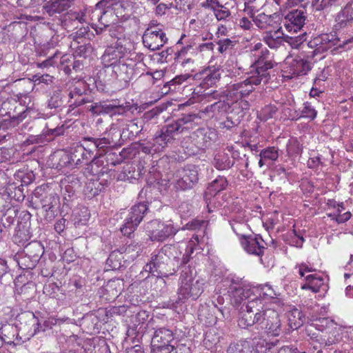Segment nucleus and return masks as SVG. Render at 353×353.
Listing matches in <instances>:
<instances>
[{
	"label": "nucleus",
	"mask_w": 353,
	"mask_h": 353,
	"mask_svg": "<svg viewBox=\"0 0 353 353\" xmlns=\"http://www.w3.org/2000/svg\"><path fill=\"white\" fill-rule=\"evenodd\" d=\"M252 292L253 299L247 301L245 308H241L239 326L245 329L258 324L268 334L279 336L282 332L279 314L266 301L276 299L279 294L269 284L254 286Z\"/></svg>",
	"instance_id": "nucleus-1"
},
{
	"label": "nucleus",
	"mask_w": 353,
	"mask_h": 353,
	"mask_svg": "<svg viewBox=\"0 0 353 353\" xmlns=\"http://www.w3.org/2000/svg\"><path fill=\"white\" fill-rule=\"evenodd\" d=\"M197 118L196 114H185L157 131L152 142L154 152L163 151L172 141L176 134L191 128L192 123Z\"/></svg>",
	"instance_id": "nucleus-2"
},
{
	"label": "nucleus",
	"mask_w": 353,
	"mask_h": 353,
	"mask_svg": "<svg viewBox=\"0 0 353 353\" xmlns=\"http://www.w3.org/2000/svg\"><path fill=\"white\" fill-rule=\"evenodd\" d=\"M195 275L196 272L190 266H185L182 270L177 292L180 301L196 300L203 293L205 281L201 279H196Z\"/></svg>",
	"instance_id": "nucleus-3"
},
{
	"label": "nucleus",
	"mask_w": 353,
	"mask_h": 353,
	"mask_svg": "<svg viewBox=\"0 0 353 353\" xmlns=\"http://www.w3.org/2000/svg\"><path fill=\"white\" fill-rule=\"evenodd\" d=\"M295 269L301 277L305 278V283L301 285L302 290H310L312 292H326L328 290L327 279L319 274H309L316 271L312 266L306 263L297 264Z\"/></svg>",
	"instance_id": "nucleus-4"
},
{
	"label": "nucleus",
	"mask_w": 353,
	"mask_h": 353,
	"mask_svg": "<svg viewBox=\"0 0 353 353\" xmlns=\"http://www.w3.org/2000/svg\"><path fill=\"white\" fill-rule=\"evenodd\" d=\"M263 80L259 76L249 72L247 77L241 81L235 83L228 87L226 98L228 101L243 98L254 90V86L259 85Z\"/></svg>",
	"instance_id": "nucleus-5"
},
{
	"label": "nucleus",
	"mask_w": 353,
	"mask_h": 353,
	"mask_svg": "<svg viewBox=\"0 0 353 353\" xmlns=\"http://www.w3.org/2000/svg\"><path fill=\"white\" fill-rule=\"evenodd\" d=\"M169 248L164 247L161 250H155L151 254V259L144 268L146 272L152 274L157 273V276H168L170 274H174V272H170L168 268V263L170 261L167 252Z\"/></svg>",
	"instance_id": "nucleus-6"
},
{
	"label": "nucleus",
	"mask_w": 353,
	"mask_h": 353,
	"mask_svg": "<svg viewBox=\"0 0 353 353\" xmlns=\"http://www.w3.org/2000/svg\"><path fill=\"white\" fill-rule=\"evenodd\" d=\"M207 225V221L195 219L188 222L183 228V230H195L196 233L192 236L187 245L186 252L183 256L181 264L185 265L188 263L190 255L196 249V245H199L203 241Z\"/></svg>",
	"instance_id": "nucleus-7"
},
{
	"label": "nucleus",
	"mask_w": 353,
	"mask_h": 353,
	"mask_svg": "<svg viewBox=\"0 0 353 353\" xmlns=\"http://www.w3.org/2000/svg\"><path fill=\"white\" fill-rule=\"evenodd\" d=\"M339 42V39L335 37L334 34H323L314 37L313 39L310 41L308 46L311 48H314L315 52L322 53L327 51L333 46L346 48V46L353 43V37L343 41V43H340Z\"/></svg>",
	"instance_id": "nucleus-8"
},
{
	"label": "nucleus",
	"mask_w": 353,
	"mask_h": 353,
	"mask_svg": "<svg viewBox=\"0 0 353 353\" xmlns=\"http://www.w3.org/2000/svg\"><path fill=\"white\" fill-rule=\"evenodd\" d=\"M253 57L254 59L250 72L254 75L259 76L261 79L266 81L268 77L267 71L272 68L275 64L270 57V51L265 48L259 53H254Z\"/></svg>",
	"instance_id": "nucleus-9"
},
{
	"label": "nucleus",
	"mask_w": 353,
	"mask_h": 353,
	"mask_svg": "<svg viewBox=\"0 0 353 353\" xmlns=\"http://www.w3.org/2000/svg\"><path fill=\"white\" fill-rule=\"evenodd\" d=\"M177 229L171 223H166L159 220H153L148 223L147 232L152 241H163L176 233Z\"/></svg>",
	"instance_id": "nucleus-10"
},
{
	"label": "nucleus",
	"mask_w": 353,
	"mask_h": 353,
	"mask_svg": "<svg viewBox=\"0 0 353 353\" xmlns=\"http://www.w3.org/2000/svg\"><path fill=\"white\" fill-rule=\"evenodd\" d=\"M310 70V64L307 61L300 57L288 56L284 62L283 77L292 79L296 76L305 74Z\"/></svg>",
	"instance_id": "nucleus-11"
},
{
	"label": "nucleus",
	"mask_w": 353,
	"mask_h": 353,
	"mask_svg": "<svg viewBox=\"0 0 353 353\" xmlns=\"http://www.w3.org/2000/svg\"><path fill=\"white\" fill-rule=\"evenodd\" d=\"M147 210L148 207L143 202L133 205L130 209L128 216L125 220L123 227L121 228V232L124 235H130L141 223Z\"/></svg>",
	"instance_id": "nucleus-12"
},
{
	"label": "nucleus",
	"mask_w": 353,
	"mask_h": 353,
	"mask_svg": "<svg viewBox=\"0 0 353 353\" xmlns=\"http://www.w3.org/2000/svg\"><path fill=\"white\" fill-rule=\"evenodd\" d=\"M96 158L97 154H94V150L85 137L83 143L72 148L70 161L75 165H87Z\"/></svg>",
	"instance_id": "nucleus-13"
},
{
	"label": "nucleus",
	"mask_w": 353,
	"mask_h": 353,
	"mask_svg": "<svg viewBox=\"0 0 353 353\" xmlns=\"http://www.w3.org/2000/svg\"><path fill=\"white\" fill-rule=\"evenodd\" d=\"M142 39L144 46L152 51L160 49L168 41L165 33L161 29L152 26L144 32Z\"/></svg>",
	"instance_id": "nucleus-14"
},
{
	"label": "nucleus",
	"mask_w": 353,
	"mask_h": 353,
	"mask_svg": "<svg viewBox=\"0 0 353 353\" xmlns=\"http://www.w3.org/2000/svg\"><path fill=\"white\" fill-rule=\"evenodd\" d=\"M228 296L232 305L238 306L245 299H253L252 287L245 285L241 282L232 281L228 288Z\"/></svg>",
	"instance_id": "nucleus-15"
},
{
	"label": "nucleus",
	"mask_w": 353,
	"mask_h": 353,
	"mask_svg": "<svg viewBox=\"0 0 353 353\" xmlns=\"http://www.w3.org/2000/svg\"><path fill=\"white\" fill-rule=\"evenodd\" d=\"M243 250L250 254L261 256L265 250V242L259 235H248L240 239Z\"/></svg>",
	"instance_id": "nucleus-16"
},
{
	"label": "nucleus",
	"mask_w": 353,
	"mask_h": 353,
	"mask_svg": "<svg viewBox=\"0 0 353 353\" xmlns=\"http://www.w3.org/2000/svg\"><path fill=\"white\" fill-rule=\"evenodd\" d=\"M217 137V132L214 129L203 128L194 132L193 140L199 149H205L214 143Z\"/></svg>",
	"instance_id": "nucleus-17"
},
{
	"label": "nucleus",
	"mask_w": 353,
	"mask_h": 353,
	"mask_svg": "<svg viewBox=\"0 0 353 353\" xmlns=\"http://www.w3.org/2000/svg\"><path fill=\"white\" fill-rule=\"evenodd\" d=\"M112 71L121 88L128 87L129 83L135 77L133 66L123 61H119L117 65H114L112 67Z\"/></svg>",
	"instance_id": "nucleus-18"
},
{
	"label": "nucleus",
	"mask_w": 353,
	"mask_h": 353,
	"mask_svg": "<svg viewBox=\"0 0 353 353\" xmlns=\"http://www.w3.org/2000/svg\"><path fill=\"white\" fill-rule=\"evenodd\" d=\"M252 21L260 29L265 31L275 29L281 26L279 23V17L276 14H265L263 12L258 14L250 13Z\"/></svg>",
	"instance_id": "nucleus-19"
},
{
	"label": "nucleus",
	"mask_w": 353,
	"mask_h": 353,
	"mask_svg": "<svg viewBox=\"0 0 353 353\" xmlns=\"http://www.w3.org/2000/svg\"><path fill=\"white\" fill-rule=\"evenodd\" d=\"M306 17L303 10H294L285 17V27L289 32H296L305 25Z\"/></svg>",
	"instance_id": "nucleus-20"
},
{
	"label": "nucleus",
	"mask_w": 353,
	"mask_h": 353,
	"mask_svg": "<svg viewBox=\"0 0 353 353\" xmlns=\"http://www.w3.org/2000/svg\"><path fill=\"white\" fill-rule=\"evenodd\" d=\"M115 11L112 9L99 8L95 6L94 10L92 12V20H97L101 25L98 28L102 31L106 27H108L115 20Z\"/></svg>",
	"instance_id": "nucleus-21"
},
{
	"label": "nucleus",
	"mask_w": 353,
	"mask_h": 353,
	"mask_svg": "<svg viewBox=\"0 0 353 353\" xmlns=\"http://www.w3.org/2000/svg\"><path fill=\"white\" fill-rule=\"evenodd\" d=\"M284 34L280 26L275 29L265 31L263 34V41L272 49L279 48L285 42Z\"/></svg>",
	"instance_id": "nucleus-22"
},
{
	"label": "nucleus",
	"mask_w": 353,
	"mask_h": 353,
	"mask_svg": "<svg viewBox=\"0 0 353 353\" xmlns=\"http://www.w3.org/2000/svg\"><path fill=\"white\" fill-rule=\"evenodd\" d=\"M199 180L198 171L194 166L187 167L183 170L182 177L176 182V188L182 190L190 189L195 185Z\"/></svg>",
	"instance_id": "nucleus-23"
},
{
	"label": "nucleus",
	"mask_w": 353,
	"mask_h": 353,
	"mask_svg": "<svg viewBox=\"0 0 353 353\" xmlns=\"http://www.w3.org/2000/svg\"><path fill=\"white\" fill-rule=\"evenodd\" d=\"M223 70L219 67H209L202 72L201 86L203 88L212 87L219 81Z\"/></svg>",
	"instance_id": "nucleus-24"
},
{
	"label": "nucleus",
	"mask_w": 353,
	"mask_h": 353,
	"mask_svg": "<svg viewBox=\"0 0 353 353\" xmlns=\"http://www.w3.org/2000/svg\"><path fill=\"white\" fill-rule=\"evenodd\" d=\"M352 21H353V0H350L336 14L335 27L336 29L343 28Z\"/></svg>",
	"instance_id": "nucleus-25"
},
{
	"label": "nucleus",
	"mask_w": 353,
	"mask_h": 353,
	"mask_svg": "<svg viewBox=\"0 0 353 353\" xmlns=\"http://www.w3.org/2000/svg\"><path fill=\"white\" fill-rule=\"evenodd\" d=\"M72 2V0H50L44 4L43 8L50 16H52L67 10L70 8Z\"/></svg>",
	"instance_id": "nucleus-26"
},
{
	"label": "nucleus",
	"mask_w": 353,
	"mask_h": 353,
	"mask_svg": "<svg viewBox=\"0 0 353 353\" xmlns=\"http://www.w3.org/2000/svg\"><path fill=\"white\" fill-rule=\"evenodd\" d=\"M91 148L96 151L97 158L105 154L108 150L112 146V141L108 138L85 137Z\"/></svg>",
	"instance_id": "nucleus-27"
},
{
	"label": "nucleus",
	"mask_w": 353,
	"mask_h": 353,
	"mask_svg": "<svg viewBox=\"0 0 353 353\" xmlns=\"http://www.w3.org/2000/svg\"><path fill=\"white\" fill-rule=\"evenodd\" d=\"M255 348L253 347L252 340L241 339L230 344L228 347V353H253Z\"/></svg>",
	"instance_id": "nucleus-28"
},
{
	"label": "nucleus",
	"mask_w": 353,
	"mask_h": 353,
	"mask_svg": "<svg viewBox=\"0 0 353 353\" xmlns=\"http://www.w3.org/2000/svg\"><path fill=\"white\" fill-rule=\"evenodd\" d=\"M173 332L168 329L161 327L154 332L152 339V344L154 345H170V343L173 340Z\"/></svg>",
	"instance_id": "nucleus-29"
},
{
	"label": "nucleus",
	"mask_w": 353,
	"mask_h": 353,
	"mask_svg": "<svg viewBox=\"0 0 353 353\" xmlns=\"http://www.w3.org/2000/svg\"><path fill=\"white\" fill-rule=\"evenodd\" d=\"M123 57V52L118 48L114 47L108 48L101 59L102 61L105 66H112L117 65L119 61H121V59Z\"/></svg>",
	"instance_id": "nucleus-30"
},
{
	"label": "nucleus",
	"mask_w": 353,
	"mask_h": 353,
	"mask_svg": "<svg viewBox=\"0 0 353 353\" xmlns=\"http://www.w3.org/2000/svg\"><path fill=\"white\" fill-rule=\"evenodd\" d=\"M213 164L216 169L224 170L232 168L234 165V161L230 160L227 153L219 152L215 154Z\"/></svg>",
	"instance_id": "nucleus-31"
},
{
	"label": "nucleus",
	"mask_w": 353,
	"mask_h": 353,
	"mask_svg": "<svg viewBox=\"0 0 353 353\" xmlns=\"http://www.w3.org/2000/svg\"><path fill=\"white\" fill-rule=\"evenodd\" d=\"M23 253L39 262L43 253V248L40 243L32 241L24 246Z\"/></svg>",
	"instance_id": "nucleus-32"
},
{
	"label": "nucleus",
	"mask_w": 353,
	"mask_h": 353,
	"mask_svg": "<svg viewBox=\"0 0 353 353\" xmlns=\"http://www.w3.org/2000/svg\"><path fill=\"white\" fill-rule=\"evenodd\" d=\"M230 109H231L230 101H228V99L227 101L219 100L210 105L206 106L204 112L206 113L212 112V114L211 117H214L220 113L226 112L229 111Z\"/></svg>",
	"instance_id": "nucleus-33"
},
{
	"label": "nucleus",
	"mask_w": 353,
	"mask_h": 353,
	"mask_svg": "<svg viewBox=\"0 0 353 353\" xmlns=\"http://www.w3.org/2000/svg\"><path fill=\"white\" fill-rule=\"evenodd\" d=\"M17 332V327L12 324H5L0 328V346L2 343L13 342Z\"/></svg>",
	"instance_id": "nucleus-34"
},
{
	"label": "nucleus",
	"mask_w": 353,
	"mask_h": 353,
	"mask_svg": "<svg viewBox=\"0 0 353 353\" xmlns=\"http://www.w3.org/2000/svg\"><path fill=\"white\" fill-rule=\"evenodd\" d=\"M230 108L231 112L241 119L244 117V112L249 110L250 103L243 98L236 99V100L230 101Z\"/></svg>",
	"instance_id": "nucleus-35"
},
{
	"label": "nucleus",
	"mask_w": 353,
	"mask_h": 353,
	"mask_svg": "<svg viewBox=\"0 0 353 353\" xmlns=\"http://www.w3.org/2000/svg\"><path fill=\"white\" fill-rule=\"evenodd\" d=\"M288 321L290 327L293 330H296L301 326L305 321V316L302 312L297 309L293 308L289 312L288 314Z\"/></svg>",
	"instance_id": "nucleus-36"
},
{
	"label": "nucleus",
	"mask_w": 353,
	"mask_h": 353,
	"mask_svg": "<svg viewBox=\"0 0 353 353\" xmlns=\"http://www.w3.org/2000/svg\"><path fill=\"white\" fill-rule=\"evenodd\" d=\"M31 235L28 229L24 227L20 228L15 230V233L13 236V242L19 246H25L29 240L30 239Z\"/></svg>",
	"instance_id": "nucleus-37"
},
{
	"label": "nucleus",
	"mask_w": 353,
	"mask_h": 353,
	"mask_svg": "<svg viewBox=\"0 0 353 353\" xmlns=\"http://www.w3.org/2000/svg\"><path fill=\"white\" fill-rule=\"evenodd\" d=\"M340 340V329L337 327L332 328L328 332V336H323L321 338V343L325 346H330L339 342Z\"/></svg>",
	"instance_id": "nucleus-38"
},
{
	"label": "nucleus",
	"mask_w": 353,
	"mask_h": 353,
	"mask_svg": "<svg viewBox=\"0 0 353 353\" xmlns=\"http://www.w3.org/2000/svg\"><path fill=\"white\" fill-rule=\"evenodd\" d=\"M196 54V39H191L189 43L176 53L175 59L179 60L184 57Z\"/></svg>",
	"instance_id": "nucleus-39"
},
{
	"label": "nucleus",
	"mask_w": 353,
	"mask_h": 353,
	"mask_svg": "<svg viewBox=\"0 0 353 353\" xmlns=\"http://www.w3.org/2000/svg\"><path fill=\"white\" fill-rule=\"evenodd\" d=\"M102 105L103 114H121L125 111V108L117 104L116 101L102 102Z\"/></svg>",
	"instance_id": "nucleus-40"
},
{
	"label": "nucleus",
	"mask_w": 353,
	"mask_h": 353,
	"mask_svg": "<svg viewBox=\"0 0 353 353\" xmlns=\"http://www.w3.org/2000/svg\"><path fill=\"white\" fill-rule=\"evenodd\" d=\"M96 6L99 8L112 9L113 11L117 12V14H119L118 11L119 7L124 8L121 0H101Z\"/></svg>",
	"instance_id": "nucleus-41"
},
{
	"label": "nucleus",
	"mask_w": 353,
	"mask_h": 353,
	"mask_svg": "<svg viewBox=\"0 0 353 353\" xmlns=\"http://www.w3.org/2000/svg\"><path fill=\"white\" fill-rule=\"evenodd\" d=\"M17 263L20 268L23 270H32L35 268L38 261L22 253L19 256Z\"/></svg>",
	"instance_id": "nucleus-42"
},
{
	"label": "nucleus",
	"mask_w": 353,
	"mask_h": 353,
	"mask_svg": "<svg viewBox=\"0 0 353 353\" xmlns=\"http://www.w3.org/2000/svg\"><path fill=\"white\" fill-rule=\"evenodd\" d=\"M230 225L233 232L239 236V239L248 236L247 232L250 230V227L246 223L230 222Z\"/></svg>",
	"instance_id": "nucleus-43"
},
{
	"label": "nucleus",
	"mask_w": 353,
	"mask_h": 353,
	"mask_svg": "<svg viewBox=\"0 0 353 353\" xmlns=\"http://www.w3.org/2000/svg\"><path fill=\"white\" fill-rule=\"evenodd\" d=\"M192 77L190 74H180L175 77L173 79L167 82L164 87L168 88V90L170 91H175L176 89V85H181L183 83L185 82L188 79Z\"/></svg>",
	"instance_id": "nucleus-44"
},
{
	"label": "nucleus",
	"mask_w": 353,
	"mask_h": 353,
	"mask_svg": "<svg viewBox=\"0 0 353 353\" xmlns=\"http://www.w3.org/2000/svg\"><path fill=\"white\" fill-rule=\"evenodd\" d=\"M227 185V179L223 176H219L210 184L208 189L210 192L216 193L225 189Z\"/></svg>",
	"instance_id": "nucleus-45"
},
{
	"label": "nucleus",
	"mask_w": 353,
	"mask_h": 353,
	"mask_svg": "<svg viewBox=\"0 0 353 353\" xmlns=\"http://www.w3.org/2000/svg\"><path fill=\"white\" fill-rule=\"evenodd\" d=\"M317 115V111L310 102H305L301 110L300 117L314 120Z\"/></svg>",
	"instance_id": "nucleus-46"
},
{
	"label": "nucleus",
	"mask_w": 353,
	"mask_h": 353,
	"mask_svg": "<svg viewBox=\"0 0 353 353\" xmlns=\"http://www.w3.org/2000/svg\"><path fill=\"white\" fill-rule=\"evenodd\" d=\"M73 216H74L75 225H85L90 218V214L85 208H83L79 212L75 210Z\"/></svg>",
	"instance_id": "nucleus-47"
},
{
	"label": "nucleus",
	"mask_w": 353,
	"mask_h": 353,
	"mask_svg": "<svg viewBox=\"0 0 353 353\" xmlns=\"http://www.w3.org/2000/svg\"><path fill=\"white\" fill-rule=\"evenodd\" d=\"M276 111L277 108L276 106L268 105L261 109V110L258 114V117L261 121H265L269 119L272 118L273 116L276 114Z\"/></svg>",
	"instance_id": "nucleus-48"
},
{
	"label": "nucleus",
	"mask_w": 353,
	"mask_h": 353,
	"mask_svg": "<svg viewBox=\"0 0 353 353\" xmlns=\"http://www.w3.org/2000/svg\"><path fill=\"white\" fill-rule=\"evenodd\" d=\"M212 11L218 21L226 20L231 14L230 10L224 6H216Z\"/></svg>",
	"instance_id": "nucleus-49"
},
{
	"label": "nucleus",
	"mask_w": 353,
	"mask_h": 353,
	"mask_svg": "<svg viewBox=\"0 0 353 353\" xmlns=\"http://www.w3.org/2000/svg\"><path fill=\"white\" fill-rule=\"evenodd\" d=\"M259 157L266 160L276 161L279 157L278 149L275 147H268L260 152Z\"/></svg>",
	"instance_id": "nucleus-50"
},
{
	"label": "nucleus",
	"mask_w": 353,
	"mask_h": 353,
	"mask_svg": "<svg viewBox=\"0 0 353 353\" xmlns=\"http://www.w3.org/2000/svg\"><path fill=\"white\" fill-rule=\"evenodd\" d=\"M141 252V245H139V243H132L128 245L124 250V252L127 254H130V257L132 260L136 259Z\"/></svg>",
	"instance_id": "nucleus-51"
},
{
	"label": "nucleus",
	"mask_w": 353,
	"mask_h": 353,
	"mask_svg": "<svg viewBox=\"0 0 353 353\" xmlns=\"http://www.w3.org/2000/svg\"><path fill=\"white\" fill-rule=\"evenodd\" d=\"M105 290L111 294L112 297H117L121 293L120 283L118 281H110L106 285Z\"/></svg>",
	"instance_id": "nucleus-52"
},
{
	"label": "nucleus",
	"mask_w": 353,
	"mask_h": 353,
	"mask_svg": "<svg viewBox=\"0 0 353 353\" xmlns=\"http://www.w3.org/2000/svg\"><path fill=\"white\" fill-rule=\"evenodd\" d=\"M276 3L280 10H286L292 6H296L302 3L303 0H273Z\"/></svg>",
	"instance_id": "nucleus-53"
},
{
	"label": "nucleus",
	"mask_w": 353,
	"mask_h": 353,
	"mask_svg": "<svg viewBox=\"0 0 353 353\" xmlns=\"http://www.w3.org/2000/svg\"><path fill=\"white\" fill-rule=\"evenodd\" d=\"M137 149L142 152L146 154H154V148L153 147V145L152 142H143V143H138Z\"/></svg>",
	"instance_id": "nucleus-54"
},
{
	"label": "nucleus",
	"mask_w": 353,
	"mask_h": 353,
	"mask_svg": "<svg viewBox=\"0 0 353 353\" xmlns=\"http://www.w3.org/2000/svg\"><path fill=\"white\" fill-rule=\"evenodd\" d=\"M68 17L72 21H77L78 22L83 23L88 21L85 12H74L68 14Z\"/></svg>",
	"instance_id": "nucleus-55"
},
{
	"label": "nucleus",
	"mask_w": 353,
	"mask_h": 353,
	"mask_svg": "<svg viewBox=\"0 0 353 353\" xmlns=\"http://www.w3.org/2000/svg\"><path fill=\"white\" fill-rule=\"evenodd\" d=\"M217 44L219 46L218 51L220 53H223L234 46V42L229 39H219L217 41Z\"/></svg>",
	"instance_id": "nucleus-56"
},
{
	"label": "nucleus",
	"mask_w": 353,
	"mask_h": 353,
	"mask_svg": "<svg viewBox=\"0 0 353 353\" xmlns=\"http://www.w3.org/2000/svg\"><path fill=\"white\" fill-rule=\"evenodd\" d=\"M305 39L304 35H299L296 37H285V42L288 43L292 48H297Z\"/></svg>",
	"instance_id": "nucleus-57"
},
{
	"label": "nucleus",
	"mask_w": 353,
	"mask_h": 353,
	"mask_svg": "<svg viewBox=\"0 0 353 353\" xmlns=\"http://www.w3.org/2000/svg\"><path fill=\"white\" fill-rule=\"evenodd\" d=\"M241 119L237 117L234 119L231 117H227L226 120L221 123V128L230 130L233 127L237 125L240 122Z\"/></svg>",
	"instance_id": "nucleus-58"
},
{
	"label": "nucleus",
	"mask_w": 353,
	"mask_h": 353,
	"mask_svg": "<svg viewBox=\"0 0 353 353\" xmlns=\"http://www.w3.org/2000/svg\"><path fill=\"white\" fill-rule=\"evenodd\" d=\"M203 12H201L198 14L197 19H192L190 21V26H194V28L196 30L197 29L201 28L203 25L206 23L203 19Z\"/></svg>",
	"instance_id": "nucleus-59"
},
{
	"label": "nucleus",
	"mask_w": 353,
	"mask_h": 353,
	"mask_svg": "<svg viewBox=\"0 0 353 353\" xmlns=\"http://www.w3.org/2000/svg\"><path fill=\"white\" fill-rule=\"evenodd\" d=\"M33 79L34 82L38 83H44L46 84H49L52 82L53 77L49 74L40 75L37 74L33 77Z\"/></svg>",
	"instance_id": "nucleus-60"
},
{
	"label": "nucleus",
	"mask_w": 353,
	"mask_h": 353,
	"mask_svg": "<svg viewBox=\"0 0 353 353\" xmlns=\"http://www.w3.org/2000/svg\"><path fill=\"white\" fill-rule=\"evenodd\" d=\"M270 348V346L265 340H260L256 343L255 350L253 353H265L267 350Z\"/></svg>",
	"instance_id": "nucleus-61"
},
{
	"label": "nucleus",
	"mask_w": 353,
	"mask_h": 353,
	"mask_svg": "<svg viewBox=\"0 0 353 353\" xmlns=\"http://www.w3.org/2000/svg\"><path fill=\"white\" fill-rule=\"evenodd\" d=\"M87 109L94 114H103L102 102L92 103L88 105Z\"/></svg>",
	"instance_id": "nucleus-62"
},
{
	"label": "nucleus",
	"mask_w": 353,
	"mask_h": 353,
	"mask_svg": "<svg viewBox=\"0 0 353 353\" xmlns=\"http://www.w3.org/2000/svg\"><path fill=\"white\" fill-rule=\"evenodd\" d=\"M17 176L20 178L21 179L22 184L26 185L30 184L34 178L32 173H27L25 175L22 172H18Z\"/></svg>",
	"instance_id": "nucleus-63"
},
{
	"label": "nucleus",
	"mask_w": 353,
	"mask_h": 353,
	"mask_svg": "<svg viewBox=\"0 0 353 353\" xmlns=\"http://www.w3.org/2000/svg\"><path fill=\"white\" fill-rule=\"evenodd\" d=\"M152 345V353H170L171 345H163L162 344H160L159 345Z\"/></svg>",
	"instance_id": "nucleus-64"
}]
</instances>
